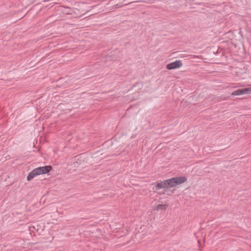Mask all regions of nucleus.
<instances>
[{"label": "nucleus", "mask_w": 251, "mask_h": 251, "mask_svg": "<svg viewBox=\"0 0 251 251\" xmlns=\"http://www.w3.org/2000/svg\"><path fill=\"white\" fill-rule=\"evenodd\" d=\"M168 187L167 182L164 180L162 182L157 183L156 186V190L160 189L162 188H167Z\"/></svg>", "instance_id": "obj_5"}, {"label": "nucleus", "mask_w": 251, "mask_h": 251, "mask_svg": "<svg viewBox=\"0 0 251 251\" xmlns=\"http://www.w3.org/2000/svg\"><path fill=\"white\" fill-rule=\"evenodd\" d=\"M167 206H168L166 204H158L156 209L157 210H165L166 209Z\"/></svg>", "instance_id": "obj_7"}, {"label": "nucleus", "mask_w": 251, "mask_h": 251, "mask_svg": "<svg viewBox=\"0 0 251 251\" xmlns=\"http://www.w3.org/2000/svg\"><path fill=\"white\" fill-rule=\"evenodd\" d=\"M165 182H167L168 186L174 187L176 185L175 177L165 180Z\"/></svg>", "instance_id": "obj_6"}, {"label": "nucleus", "mask_w": 251, "mask_h": 251, "mask_svg": "<svg viewBox=\"0 0 251 251\" xmlns=\"http://www.w3.org/2000/svg\"><path fill=\"white\" fill-rule=\"evenodd\" d=\"M182 66V63L180 60H176L167 65L166 68L168 70H172L179 68Z\"/></svg>", "instance_id": "obj_3"}, {"label": "nucleus", "mask_w": 251, "mask_h": 251, "mask_svg": "<svg viewBox=\"0 0 251 251\" xmlns=\"http://www.w3.org/2000/svg\"><path fill=\"white\" fill-rule=\"evenodd\" d=\"M176 184L178 185L183 183L187 180V178L185 176H180L175 177Z\"/></svg>", "instance_id": "obj_4"}, {"label": "nucleus", "mask_w": 251, "mask_h": 251, "mask_svg": "<svg viewBox=\"0 0 251 251\" xmlns=\"http://www.w3.org/2000/svg\"><path fill=\"white\" fill-rule=\"evenodd\" d=\"M52 169L50 166H46L36 168L29 173L27 176V180L30 181L37 176L47 174Z\"/></svg>", "instance_id": "obj_1"}, {"label": "nucleus", "mask_w": 251, "mask_h": 251, "mask_svg": "<svg viewBox=\"0 0 251 251\" xmlns=\"http://www.w3.org/2000/svg\"><path fill=\"white\" fill-rule=\"evenodd\" d=\"M123 6V4H122L121 3H120V4H115L114 5V8H119V7H121Z\"/></svg>", "instance_id": "obj_8"}, {"label": "nucleus", "mask_w": 251, "mask_h": 251, "mask_svg": "<svg viewBox=\"0 0 251 251\" xmlns=\"http://www.w3.org/2000/svg\"><path fill=\"white\" fill-rule=\"evenodd\" d=\"M251 94V87L246 88L242 89H238L231 93L232 96H239L244 94Z\"/></svg>", "instance_id": "obj_2"}]
</instances>
